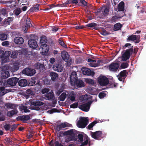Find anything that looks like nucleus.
Instances as JSON below:
<instances>
[{"label": "nucleus", "mask_w": 146, "mask_h": 146, "mask_svg": "<svg viewBox=\"0 0 146 146\" xmlns=\"http://www.w3.org/2000/svg\"><path fill=\"white\" fill-rule=\"evenodd\" d=\"M96 26V24L94 23L88 24L86 25V26L90 27H93Z\"/></svg>", "instance_id": "nucleus-57"}, {"label": "nucleus", "mask_w": 146, "mask_h": 146, "mask_svg": "<svg viewBox=\"0 0 146 146\" xmlns=\"http://www.w3.org/2000/svg\"><path fill=\"white\" fill-rule=\"evenodd\" d=\"M5 106L7 108L11 109H17V106L16 104L11 103H7L5 104Z\"/></svg>", "instance_id": "nucleus-32"}, {"label": "nucleus", "mask_w": 146, "mask_h": 146, "mask_svg": "<svg viewBox=\"0 0 146 146\" xmlns=\"http://www.w3.org/2000/svg\"><path fill=\"white\" fill-rule=\"evenodd\" d=\"M9 42L8 41H5L3 42L2 43L3 46H6L9 45Z\"/></svg>", "instance_id": "nucleus-62"}, {"label": "nucleus", "mask_w": 146, "mask_h": 146, "mask_svg": "<svg viewBox=\"0 0 146 146\" xmlns=\"http://www.w3.org/2000/svg\"><path fill=\"white\" fill-rule=\"evenodd\" d=\"M34 67L36 69H39L40 71L43 70L44 68L43 64L39 63H37L35 64L34 65Z\"/></svg>", "instance_id": "nucleus-29"}, {"label": "nucleus", "mask_w": 146, "mask_h": 146, "mask_svg": "<svg viewBox=\"0 0 146 146\" xmlns=\"http://www.w3.org/2000/svg\"><path fill=\"white\" fill-rule=\"evenodd\" d=\"M10 128V125L9 124H6L4 125V128L6 131L8 130Z\"/></svg>", "instance_id": "nucleus-64"}, {"label": "nucleus", "mask_w": 146, "mask_h": 146, "mask_svg": "<svg viewBox=\"0 0 146 146\" xmlns=\"http://www.w3.org/2000/svg\"><path fill=\"white\" fill-rule=\"evenodd\" d=\"M78 138L80 142L83 141V135L81 134H79L78 135Z\"/></svg>", "instance_id": "nucleus-59"}, {"label": "nucleus", "mask_w": 146, "mask_h": 146, "mask_svg": "<svg viewBox=\"0 0 146 146\" xmlns=\"http://www.w3.org/2000/svg\"><path fill=\"white\" fill-rule=\"evenodd\" d=\"M47 42V39L45 36H43L40 37V42L41 44H45Z\"/></svg>", "instance_id": "nucleus-40"}, {"label": "nucleus", "mask_w": 146, "mask_h": 146, "mask_svg": "<svg viewBox=\"0 0 146 146\" xmlns=\"http://www.w3.org/2000/svg\"><path fill=\"white\" fill-rule=\"evenodd\" d=\"M49 49V47L48 45L46 44H42L40 46L39 50H42V52L47 53Z\"/></svg>", "instance_id": "nucleus-14"}, {"label": "nucleus", "mask_w": 146, "mask_h": 146, "mask_svg": "<svg viewBox=\"0 0 146 146\" xmlns=\"http://www.w3.org/2000/svg\"><path fill=\"white\" fill-rule=\"evenodd\" d=\"M72 85L73 86H75V85H76L79 88H81L84 86V82L82 80H77V79L76 81L75 84Z\"/></svg>", "instance_id": "nucleus-20"}, {"label": "nucleus", "mask_w": 146, "mask_h": 146, "mask_svg": "<svg viewBox=\"0 0 146 146\" xmlns=\"http://www.w3.org/2000/svg\"><path fill=\"white\" fill-rule=\"evenodd\" d=\"M18 84L19 86L24 87L26 86L27 85V82L26 79H22L19 81Z\"/></svg>", "instance_id": "nucleus-27"}, {"label": "nucleus", "mask_w": 146, "mask_h": 146, "mask_svg": "<svg viewBox=\"0 0 146 146\" xmlns=\"http://www.w3.org/2000/svg\"><path fill=\"white\" fill-rule=\"evenodd\" d=\"M22 73L28 76H31L33 75L36 72L34 69L27 68L23 70Z\"/></svg>", "instance_id": "nucleus-6"}, {"label": "nucleus", "mask_w": 146, "mask_h": 146, "mask_svg": "<svg viewBox=\"0 0 146 146\" xmlns=\"http://www.w3.org/2000/svg\"><path fill=\"white\" fill-rule=\"evenodd\" d=\"M98 81L99 84L102 86H106L109 83L108 78L103 76H101L98 77Z\"/></svg>", "instance_id": "nucleus-5"}, {"label": "nucleus", "mask_w": 146, "mask_h": 146, "mask_svg": "<svg viewBox=\"0 0 146 146\" xmlns=\"http://www.w3.org/2000/svg\"><path fill=\"white\" fill-rule=\"evenodd\" d=\"M18 54V52L17 50H15L12 52L11 55V57L13 58H16Z\"/></svg>", "instance_id": "nucleus-41"}, {"label": "nucleus", "mask_w": 146, "mask_h": 146, "mask_svg": "<svg viewBox=\"0 0 146 146\" xmlns=\"http://www.w3.org/2000/svg\"><path fill=\"white\" fill-rule=\"evenodd\" d=\"M75 131H76L75 130L73 129H70L65 132L64 133V135H68L72 136L74 135Z\"/></svg>", "instance_id": "nucleus-30"}, {"label": "nucleus", "mask_w": 146, "mask_h": 146, "mask_svg": "<svg viewBox=\"0 0 146 146\" xmlns=\"http://www.w3.org/2000/svg\"><path fill=\"white\" fill-rule=\"evenodd\" d=\"M128 66V64L127 63H122L121 66L122 68H127Z\"/></svg>", "instance_id": "nucleus-60"}, {"label": "nucleus", "mask_w": 146, "mask_h": 146, "mask_svg": "<svg viewBox=\"0 0 146 146\" xmlns=\"http://www.w3.org/2000/svg\"><path fill=\"white\" fill-rule=\"evenodd\" d=\"M28 43L30 47L33 48H36L38 46L37 42L34 39L29 40L28 42Z\"/></svg>", "instance_id": "nucleus-13"}, {"label": "nucleus", "mask_w": 146, "mask_h": 146, "mask_svg": "<svg viewBox=\"0 0 146 146\" xmlns=\"http://www.w3.org/2000/svg\"><path fill=\"white\" fill-rule=\"evenodd\" d=\"M19 63L18 62L15 63L12 67L8 65H7L1 68V76L3 79L7 78L10 76L9 70H10L12 72H14L17 71L19 68Z\"/></svg>", "instance_id": "nucleus-1"}, {"label": "nucleus", "mask_w": 146, "mask_h": 146, "mask_svg": "<svg viewBox=\"0 0 146 146\" xmlns=\"http://www.w3.org/2000/svg\"><path fill=\"white\" fill-rule=\"evenodd\" d=\"M92 137L94 139H98L102 135V132L98 131L95 132H92L91 134Z\"/></svg>", "instance_id": "nucleus-16"}, {"label": "nucleus", "mask_w": 146, "mask_h": 146, "mask_svg": "<svg viewBox=\"0 0 146 146\" xmlns=\"http://www.w3.org/2000/svg\"><path fill=\"white\" fill-rule=\"evenodd\" d=\"M96 120H96L94 121H93L88 126V128L90 130L93 126L98 122Z\"/></svg>", "instance_id": "nucleus-44"}, {"label": "nucleus", "mask_w": 146, "mask_h": 146, "mask_svg": "<svg viewBox=\"0 0 146 146\" xmlns=\"http://www.w3.org/2000/svg\"><path fill=\"white\" fill-rule=\"evenodd\" d=\"M26 93L27 94L29 95H32L33 94V91L29 89L27 90Z\"/></svg>", "instance_id": "nucleus-63"}, {"label": "nucleus", "mask_w": 146, "mask_h": 146, "mask_svg": "<svg viewBox=\"0 0 146 146\" xmlns=\"http://www.w3.org/2000/svg\"><path fill=\"white\" fill-rule=\"evenodd\" d=\"M88 61L90 62L89 64L91 67H96L98 66V63L95 60H93L90 58L88 59Z\"/></svg>", "instance_id": "nucleus-17"}, {"label": "nucleus", "mask_w": 146, "mask_h": 146, "mask_svg": "<svg viewBox=\"0 0 146 146\" xmlns=\"http://www.w3.org/2000/svg\"><path fill=\"white\" fill-rule=\"evenodd\" d=\"M43 81L44 82V83L45 84L48 85L49 83V80L46 78H43Z\"/></svg>", "instance_id": "nucleus-58"}, {"label": "nucleus", "mask_w": 146, "mask_h": 146, "mask_svg": "<svg viewBox=\"0 0 146 146\" xmlns=\"http://www.w3.org/2000/svg\"><path fill=\"white\" fill-rule=\"evenodd\" d=\"M78 3V1L77 0H68V3L69 4H77Z\"/></svg>", "instance_id": "nucleus-55"}, {"label": "nucleus", "mask_w": 146, "mask_h": 146, "mask_svg": "<svg viewBox=\"0 0 146 146\" xmlns=\"http://www.w3.org/2000/svg\"><path fill=\"white\" fill-rule=\"evenodd\" d=\"M87 90L90 94L93 95H97L98 93L97 89L89 87Z\"/></svg>", "instance_id": "nucleus-21"}, {"label": "nucleus", "mask_w": 146, "mask_h": 146, "mask_svg": "<svg viewBox=\"0 0 146 146\" xmlns=\"http://www.w3.org/2000/svg\"><path fill=\"white\" fill-rule=\"evenodd\" d=\"M50 76L51 77V80L53 81L56 79L58 77V74L55 72H51Z\"/></svg>", "instance_id": "nucleus-35"}, {"label": "nucleus", "mask_w": 146, "mask_h": 146, "mask_svg": "<svg viewBox=\"0 0 146 146\" xmlns=\"http://www.w3.org/2000/svg\"><path fill=\"white\" fill-rule=\"evenodd\" d=\"M71 126V125L68 124L66 122L62 123L57 125L56 127V130L58 131H59L66 127H70Z\"/></svg>", "instance_id": "nucleus-12"}, {"label": "nucleus", "mask_w": 146, "mask_h": 146, "mask_svg": "<svg viewBox=\"0 0 146 146\" xmlns=\"http://www.w3.org/2000/svg\"><path fill=\"white\" fill-rule=\"evenodd\" d=\"M80 3H79L78 5H81V4L84 6H86L87 5V2L84 0H79Z\"/></svg>", "instance_id": "nucleus-53"}, {"label": "nucleus", "mask_w": 146, "mask_h": 146, "mask_svg": "<svg viewBox=\"0 0 146 146\" xmlns=\"http://www.w3.org/2000/svg\"><path fill=\"white\" fill-rule=\"evenodd\" d=\"M12 20V18L11 17H8L5 19L3 21V24L5 26L9 25Z\"/></svg>", "instance_id": "nucleus-37"}, {"label": "nucleus", "mask_w": 146, "mask_h": 146, "mask_svg": "<svg viewBox=\"0 0 146 146\" xmlns=\"http://www.w3.org/2000/svg\"><path fill=\"white\" fill-rule=\"evenodd\" d=\"M13 109V110L9 111L7 112V115L8 116L11 117L14 115L18 113V111L17 109Z\"/></svg>", "instance_id": "nucleus-28"}, {"label": "nucleus", "mask_w": 146, "mask_h": 146, "mask_svg": "<svg viewBox=\"0 0 146 146\" xmlns=\"http://www.w3.org/2000/svg\"><path fill=\"white\" fill-rule=\"evenodd\" d=\"M88 117H81L77 121V125L79 128H84L88 124Z\"/></svg>", "instance_id": "nucleus-2"}, {"label": "nucleus", "mask_w": 146, "mask_h": 146, "mask_svg": "<svg viewBox=\"0 0 146 146\" xmlns=\"http://www.w3.org/2000/svg\"><path fill=\"white\" fill-rule=\"evenodd\" d=\"M42 94L46 93L44 95V98L47 100H51L54 97V94L52 90L48 88H44L42 90Z\"/></svg>", "instance_id": "nucleus-3"}, {"label": "nucleus", "mask_w": 146, "mask_h": 146, "mask_svg": "<svg viewBox=\"0 0 146 146\" xmlns=\"http://www.w3.org/2000/svg\"><path fill=\"white\" fill-rule=\"evenodd\" d=\"M82 70L84 75H90L92 74V71L89 68H82Z\"/></svg>", "instance_id": "nucleus-25"}, {"label": "nucleus", "mask_w": 146, "mask_h": 146, "mask_svg": "<svg viewBox=\"0 0 146 146\" xmlns=\"http://www.w3.org/2000/svg\"><path fill=\"white\" fill-rule=\"evenodd\" d=\"M121 27V25L119 23L115 24L114 25V29L115 31H117L119 30Z\"/></svg>", "instance_id": "nucleus-42"}, {"label": "nucleus", "mask_w": 146, "mask_h": 146, "mask_svg": "<svg viewBox=\"0 0 146 146\" xmlns=\"http://www.w3.org/2000/svg\"><path fill=\"white\" fill-rule=\"evenodd\" d=\"M127 72L126 70H124L120 72L119 75L117 76L118 79L120 81H121L124 78Z\"/></svg>", "instance_id": "nucleus-23"}, {"label": "nucleus", "mask_w": 146, "mask_h": 146, "mask_svg": "<svg viewBox=\"0 0 146 146\" xmlns=\"http://www.w3.org/2000/svg\"><path fill=\"white\" fill-rule=\"evenodd\" d=\"M53 68L55 71L60 72L63 70V66L60 64H56L53 66Z\"/></svg>", "instance_id": "nucleus-15"}, {"label": "nucleus", "mask_w": 146, "mask_h": 146, "mask_svg": "<svg viewBox=\"0 0 146 146\" xmlns=\"http://www.w3.org/2000/svg\"><path fill=\"white\" fill-rule=\"evenodd\" d=\"M7 13L5 10L4 9H2L1 11L0 15L3 17V15L4 16H7Z\"/></svg>", "instance_id": "nucleus-48"}, {"label": "nucleus", "mask_w": 146, "mask_h": 146, "mask_svg": "<svg viewBox=\"0 0 146 146\" xmlns=\"http://www.w3.org/2000/svg\"><path fill=\"white\" fill-rule=\"evenodd\" d=\"M26 24L28 27H30L32 26L30 22V19L29 18H27L26 21Z\"/></svg>", "instance_id": "nucleus-51"}, {"label": "nucleus", "mask_w": 146, "mask_h": 146, "mask_svg": "<svg viewBox=\"0 0 146 146\" xmlns=\"http://www.w3.org/2000/svg\"><path fill=\"white\" fill-rule=\"evenodd\" d=\"M14 42L17 44H22L24 42V40L23 38L21 37H17L14 38Z\"/></svg>", "instance_id": "nucleus-22"}, {"label": "nucleus", "mask_w": 146, "mask_h": 146, "mask_svg": "<svg viewBox=\"0 0 146 146\" xmlns=\"http://www.w3.org/2000/svg\"><path fill=\"white\" fill-rule=\"evenodd\" d=\"M54 146H63V145L60 143L58 141H56L54 143Z\"/></svg>", "instance_id": "nucleus-61"}, {"label": "nucleus", "mask_w": 146, "mask_h": 146, "mask_svg": "<svg viewBox=\"0 0 146 146\" xmlns=\"http://www.w3.org/2000/svg\"><path fill=\"white\" fill-rule=\"evenodd\" d=\"M61 57L65 61H67L69 59V55L68 52L65 51H63L61 53Z\"/></svg>", "instance_id": "nucleus-18"}, {"label": "nucleus", "mask_w": 146, "mask_h": 146, "mask_svg": "<svg viewBox=\"0 0 146 146\" xmlns=\"http://www.w3.org/2000/svg\"><path fill=\"white\" fill-rule=\"evenodd\" d=\"M70 83L72 85L75 84L76 81L77 79L76 73L75 72H72L70 76Z\"/></svg>", "instance_id": "nucleus-11"}, {"label": "nucleus", "mask_w": 146, "mask_h": 146, "mask_svg": "<svg viewBox=\"0 0 146 146\" xmlns=\"http://www.w3.org/2000/svg\"><path fill=\"white\" fill-rule=\"evenodd\" d=\"M73 140V137L72 136L68 135L65 138V141L66 143H68L69 142L72 141Z\"/></svg>", "instance_id": "nucleus-45"}, {"label": "nucleus", "mask_w": 146, "mask_h": 146, "mask_svg": "<svg viewBox=\"0 0 146 146\" xmlns=\"http://www.w3.org/2000/svg\"><path fill=\"white\" fill-rule=\"evenodd\" d=\"M106 92H102L99 94V97L100 99L103 98L106 96Z\"/></svg>", "instance_id": "nucleus-46"}, {"label": "nucleus", "mask_w": 146, "mask_h": 146, "mask_svg": "<svg viewBox=\"0 0 146 146\" xmlns=\"http://www.w3.org/2000/svg\"><path fill=\"white\" fill-rule=\"evenodd\" d=\"M118 9L119 11H122L124 10V3L123 2L121 1L119 4Z\"/></svg>", "instance_id": "nucleus-38"}, {"label": "nucleus", "mask_w": 146, "mask_h": 146, "mask_svg": "<svg viewBox=\"0 0 146 146\" xmlns=\"http://www.w3.org/2000/svg\"><path fill=\"white\" fill-rule=\"evenodd\" d=\"M68 91H66L65 92H63L59 97L60 100L61 101H64L68 95L67 92Z\"/></svg>", "instance_id": "nucleus-34"}, {"label": "nucleus", "mask_w": 146, "mask_h": 146, "mask_svg": "<svg viewBox=\"0 0 146 146\" xmlns=\"http://www.w3.org/2000/svg\"><path fill=\"white\" fill-rule=\"evenodd\" d=\"M132 52L133 50L131 49L127 50L122 54V60H123L126 61L129 59Z\"/></svg>", "instance_id": "nucleus-7"}, {"label": "nucleus", "mask_w": 146, "mask_h": 146, "mask_svg": "<svg viewBox=\"0 0 146 146\" xmlns=\"http://www.w3.org/2000/svg\"><path fill=\"white\" fill-rule=\"evenodd\" d=\"M139 36H136L135 35H133L129 37L128 39L133 41L136 40V42L138 43L139 42Z\"/></svg>", "instance_id": "nucleus-26"}, {"label": "nucleus", "mask_w": 146, "mask_h": 146, "mask_svg": "<svg viewBox=\"0 0 146 146\" xmlns=\"http://www.w3.org/2000/svg\"><path fill=\"white\" fill-rule=\"evenodd\" d=\"M78 106V102H76L71 105L70 106V108H77Z\"/></svg>", "instance_id": "nucleus-54"}, {"label": "nucleus", "mask_w": 146, "mask_h": 146, "mask_svg": "<svg viewBox=\"0 0 146 146\" xmlns=\"http://www.w3.org/2000/svg\"><path fill=\"white\" fill-rule=\"evenodd\" d=\"M28 108L25 105H21L19 106V109L22 112H29L30 110L27 109Z\"/></svg>", "instance_id": "nucleus-19"}, {"label": "nucleus", "mask_w": 146, "mask_h": 146, "mask_svg": "<svg viewBox=\"0 0 146 146\" xmlns=\"http://www.w3.org/2000/svg\"><path fill=\"white\" fill-rule=\"evenodd\" d=\"M29 103L33 106H40L43 105L44 103L40 101H33L30 100L29 102Z\"/></svg>", "instance_id": "nucleus-24"}, {"label": "nucleus", "mask_w": 146, "mask_h": 146, "mask_svg": "<svg viewBox=\"0 0 146 146\" xmlns=\"http://www.w3.org/2000/svg\"><path fill=\"white\" fill-rule=\"evenodd\" d=\"M8 35L4 33H0V40H4L7 39Z\"/></svg>", "instance_id": "nucleus-36"}, {"label": "nucleus", "mask_w": 146, "mask_h": 146, "mask_svg": "<svg viewBox=\"0 0 146 146\" xmlns=\"http://www.w3.org/2000/svg\"><path fill=\"white\" fill-rule=\"evenodd\" d=\"M68 95L67 101L69 103H72L76 101V93L72 91H69L67 92Z\"/></svg>", "instance_id": "nucleus-4"}, {"label": "nucleus", "mask_w": 146, "mask_h": 146, "mask_svg": "<svg viewBox=\"0 0 146 146\" xmlns=\"http://www.w3.org/2000/svg\"><path fill=\"white\" fill-rule=\"evenodd\" d=\"M92 103V102H89L86 104L79 106L78 108L84 111H88L90 109Z\"/></svg>", "instance_id": "nucleus-8"}, {"label": "nucleus", "mask_w": 146, "mask_h": 146, "mask_svg": "<svg viewBox=\"0 0 146 146\" xmlns=\"http://www.w3.org/2000/svg\"><path fill=\"white\" fill-rule=\"evenodd\" d=\"M18 80V78H13L9 79L7 81V84L9 86H15Z\"/></svg>", "instance_id": "nucleus-9"}, {"label": "nucleus", "mask_w": 146, "mask_h": 146, "mask_svg": "<svg viewBox=\"0 0 146 146\" xmlns=\"http://www.w3.org/2000/svg\"><path fill=\"white\" fill-rule=\"evenodd\" d=\"M21 11L20 8H18L14 11V13L16 15H19L21 13Z\"/></svg>", "instance_id": "nucleus-56"}, {"label": "nucleus", "mask_w": 146, "mask_h": 146, "mask_svg": "<svg viewBox=\"0 0 146 146\" xmlns=\"http://www.w3.org/2000/svg\"><path fill=\"white\" fill-rule=\"evenodd\" d=\"M0 58L1 59V64H3L4 63H6L7 62L9 61V58L8 57H6L4 56H3V55L1 56V57Z\"/></svg>", "instance_id": "nucleus-39"}, {"label": "nucleus", "mask_w": 146, "mask_h": 146, "mask_svg": "<svg viewBox=\"0 0 146 146\" xmlns=\"http://www.w3.org/2000/svg\"><path fill=\"white\" fill-rule=\"evenodd\" d=\"M119 66V65L118 63L114 62L110 65L109 69L111 71L115 72L118 70Z\"/></svg>", "instance_id": "nucleus-10"}, {"label": "nucleus", "mask_w": 146, "mask_h": 146, "mask_svg": "<svg viewBox=\"0 0 146 146\" xmlns=\"http://www.w3.org/2000/svg\"><path fill=\"white\" fill-rule=\"evenodd\" d=\"M11 52L9 51H6L3 54V56L9 58V56L11 54Z\"/></svg>", "instance_id": "nucleus-52"}, {"label": "nucleus", "mask_w": 146, "mask_h": 146, "mask_svg": "<svg viewBox=\"0 0 146 146\" xmlns=\"http://www.w3.org/2000/svg\"><path fill=\"white\" fill-rule=\"evenodd\" d=\"M9 90L5 89V88L3 86L0 87V95L2 96L7 93V92H9Z\"/></svg>", "instance_id": "nucleus-31"}, {"label": "nucleus", "mask_w": 146, "mask_h": 146, "mask_svg": "<svg viewBox=\"0 0 146 146\" xmlns=\"http://www.w3.org/2000/svg\"><path fill=\"white\" fill-rule=\"evenodd\" d=\"M85 81L90 84L93 85L94 84V81L92 79L87 78L85 79Z\"/></svg>", "instance_id": "nucleus-47"}, {"label": "nucleus", "mask_w": 146, "mask_h": 146, "mask_svg": "<svg viewBox=\"0 0 146 146\" xmlns=\"http://www.w3.org/2000/svg\"><path fill=\"white\" fill-rule=\"evenodd\" d=\"M102 9L103 10V17H105L109 13V8L108 7H103L102 8Z\"/></svg>", "instance_id": "nucleus-33"}, {"label": "nucleus", "mask_w": 146, "mask_h": 146, "mask_svg": "<svg viewBox=\"0 0 146 146\" xmlns=\"http://www.w3.org/2000/svg\"><path fill=\"white\" fill-rule=\"evenodd\" d=\"M84 142L81 143L80 146H85L88 144V138H86V139H84Z\"/></svg>", "instance_id": "nucleus-50"}, {"label": "nucleus", "mask_w": 146, "mask_h": 146, "mask_svg": "<svg viewBox=\"0 0 146 146\" xmlns=\"http://www.w3.org/2000/svg\"><path fill=\"white\" fill-rule=\"evenodd\" d=\"M39 5L37 4L35 5L34 7L31 8V10L32 11H37L39 10Z\"/></svg>", "instance_id": "nucleus-43"}, {"label": "nucleus", "mask_w": 146, "mask_h": 146, "mask_svg": "<svg viewBox=\"0 0 146 146\" xmlns=\"http://www.w3.org/2000/svg\"><path fill=\"white\" fill-rule=\"evenodd\" d=\"M59 44L63 47L66 48H67V45L62 39L59 40Z\"/></svg>", "instance_id": "nucleus-49"}]
</instances>
